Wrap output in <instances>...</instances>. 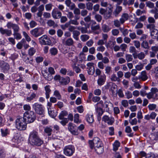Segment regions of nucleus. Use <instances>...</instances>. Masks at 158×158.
<instances>
[{"mask_svg":"<svg viewBox=\"0 0 158 158\" xmlns=\"http://www.w3.org/2000/svg\"><path fill=\"white\" fill-rule=\"evenodd\" d=\"M35 52V49L33 48H31L28 50V54L31 56H33Z\"/></svg>","mask_w":158,"mask_h":158,"instance_id":"nucleus-58","label":"nucleus"},{"mask_svg":"<svg viewBox=\"0 0 158 158\" xmlns=\"http://www.w3.org/2000/svg\"><path fill=\"white\" fill-rule=\"evenodd\" d=\"M72 68L74 71L77 73H79L81 72V69L79 67V65H72Z\"/></svg>","mask_w":158,"mask_h":158,"instance_id":"nucleus-26","label":"nucleus"},{"mask_svg":"<svg viewBox=\"0 0 158 158\" xmlns=\"http://www.w3.org/2000/svg\"><path fill=\"white\" fill-rule=\"evenodd\" d=\"M36 118V116L34 112L31 111H27L23 114V119L27 123L33 122Z\"/></svg>","mask_w":158,"mask_h":158,"instance_id":"nucleus-2","label":"nucleus"},{"mask_svg":"<svg viewBox=\"0 0 158 158\" xmlns=\"http://www.w3.org/2000/svg\"><path fill=\"white\" fill-rule=\"evenodd\" d=\"M25 42V39H22L21 41L19 42L16 45L17 48L19 49H21L23 47V44H24Z\"/></svg>","mask_w":158,"mask_h":158,"instance_id":"nucleus-35","label":"nucleus"},{"mask_svg":"<svg viewBox=\"0 0 158 158\" xmlns=\"http://www.w3.org/2000/svg\"><path fill=\"white\" fill-rule=\"evenodd\" d=\"M125 95L126 96V98L128 99L131 98L132 97V94L129 91H126L125 93Z\"/></svg>","mask_w":158,"mask_h":158,"instance_id":"nucleus-49","label":"nucleus"},{"mask_svg":"<svg viewBox=\"0 0 158 158\" xmlns=\"http://www.w3.org/2000/svg\"><path fill=\"white\" fill-rule=\"evenodd\" d=\"M70 82V79L68 78L66 80L64 78L61 77L60 80L59 82L62 85H66Z\"/></svg>","mask_w":158,"mask_h":158,"instance_id":"nucleus-25","label":"nucleus"},{"mask_svg":"<svg viewBox=\"0 0 158 158\" xmlns=\"http://www.w3.org/2000/svg\"><path fill=\"white\" fill-rule=\"evenodd\" d=\"M0 32L2 34H6L7 36H10L12 34L11 30L7 29H4L2 27L0 28Z\"/></svg>","mask_w":158,"mask_h":158,"instance_id":"nucleus-15","label":"nucleus"},{"mask_svg":"<svg viewBox=\"0 0 158 158\" xmlns=\"http://www.w3.org/2000/svg\"><path fill=\"white\" fill-rule=\"evenodd\" d=\"M150 91L151 92L149 93L150 99L157 98L158 95L156 93L158 92V89L156 87H152Z\"/></svg>","mask_w":158,"mask_h":158,"instance_id":"nucleus-11","label":"nucleus"},{"mask_svg":"<svg viewBox=\"0 0 158 158\" xmlns=\"http://www.w3.org/2000/svg\"><path fill=\"white\" fill-rule=\"evenodd\" d=\"M105 73L107 74L110 75L111 72V68L110 66H106L105 69Z\"/></svg>","mask_w":158,"mask_h":158,"instance_id":"nucleus-46","label":"nucleus"},{"mask_svg":"<svg viewBox=\"0 0 158 158\" xmlns=\"http://www.w3.org/2000/svg\"><path fill=\"white\" fill-rule=\"evenodd\" d=\"M33 107L37 114L40 115L44 114V109L42 105L36 103L33 105Z\"/></svg>","mask_w":158,"mask_h":158,"instance_id":"nucleus-6","label":"nucleus"},{"mask_svg":"<svg viewBox=\"0 0 158 158\" xmlns=\"http://www.w3.org/2000/svg\"><path fill=\"white\" fill-rule=\"evenodd\" d=\"M42 73L45 79L48 81H50L52 79L53 76L50 73H48L46 70H43Z\"/></svg>","mask_w":158,"mask_h":158,"instance_id":"nucleus-12","label":"nucleus"},{"mask_svg":"<svg viewBox=\"0 0 158 158\" xmlns=\"http://www.w3.org/2000/svg\"><path fill=\"white\" fill-rule=\"evenodd\" d=\"M96 110L97 113L98 114L99 116H101L103 112L102 108H100L97 107L96 108Z\"/></svg>","mask_w":158,"mask_h":158,"instance_id":"nucleus-61","label":"nucleus"},{"mask_svg":"<svg viewBox=\"0 0 158 158\" xmlns=\"http://www.w3.org/2000/svg\"><path fill=\"white\" fill-rule=\"evenodd\" d=\"M144 67V64L139 63L135 67V69L138 71H140L142 70Z\"/></svg>","mask_w":158,"mask_h":158,"instance_id":"nucleus-41","label":"nucleus"},{"mask_svg":"<svg viewBox=\"0 0 158 158\" xmlns=\"http://www.w3.org/2000/svg\"><path fill=\"white\" fill-rule=\"evenodd\" d=\"M129 17V15L128 14H123L121 18L120 19V21H121V23H124L125 21L127 20Z\"/></svg>","mask_w":158,"mask_h":158,"instance_id":"nucleus-27","label":"nucleus"},{"mask_svg":"<svg viewBox=\"0 0 158 158\" xmlns=\"http://www.w3.org/2000/svg\"><path fill=\"white\" fill-rule=\"evenodd\" d=\"M73 37L76 40H78L79 39L78 36L80 35V32L78 31L74 30L73 32Z\"/></svg>","mask_w":158,"mask_h":158,"instance_id":"nucleus-28","label":"nucleus"},{"mask_svg":"<svg viewBox=\"0 0 158 158\" xmlns=\"http://www.w3.org/2000/svg\"><path fill=\"white\" fill-rule=\"evenodd\" d=\"M89 36L85 34L81 35L80 36V39L83 42H85L89 39Z\"/></svg>","mask_w":158,"mask_h":158,"instance_id":"nucleus-36","label":"nucleus"},{"mask_svg":"<svg viewBox=\"0 0 158 158\" xmlns=\"http://www.w3.org/2000/svg\"><path fill=\"white\" fill-rule=\"evenodd\" d=\"M125 58L126 61L127 62H129L131 61L133 59L132 56L130 54H126L125 55Z\"/></svg>","mask_w":158,"mask_h":158,"instance_id":"nucleus-37","label":"nucleus"},{"mask_svg":"<svg viewBox=\"0 0 158 158\" xmlns=\"http://www.w3.org/2000/svg\"><path fill=\"white\" fill-rule=\"evenodd\" d=\"M139 79H141L142 81H144L147 80L148 77L145 71H143L141 72L140 75L139 77Z\"/></svg>","mask_w":158,"mask_h":158,"instance_id":"nucleus-23","label":"nucleus"},{"mask_svg":"<svg viewBox=\"0 0 158 158\" xmlns=\"http://www.w3.org/2000/svg\"><path fill=\"white\" fill-rule=\"evenodd\" d=\"M86 119L87 121L89 123H92L94 121L93 116L92 115L87 114Z\"/></svg>","mask_w":158,"mask_h":158,"instance_id":"nucleus-33","label":"nucleus"},{"mask_svg":"<svg viewBox=\"0 0 158 158\" xmlns=\"http://www.w3.org/2000/svg\"><path fill=\"white\" fill-rule=\"evenodd\" d=\"M18 31L14 32L13 35L15 38L16 40L20 39L22 38L21 34L18 32Z\"/></svg>","mask_w":158,"mask_h":158,"instance_id":"nucleus-43","label":"nucleus"},{"mask_svg":"<svg viewBox=\"0 0 158 158\" xmlns=\"http://www.w3.org/2000/svg\"><path fill=\"white\" fill-rule=\"evenodd\" d=\"M1 132L2 136H6L8 133L7 129H1Z\"/></svg>","mask_w":158,"mask_h":158,"instance_id":"nucleus-48","label":"nucleus"},{"mask_svg":"<svg viewBox=\"0 0 158 158\" xmlns=\"http://www.w3.org/2000/svg\"><path fill=\"white\" fill-rule=\"evenodd\" d=\"M50 88L51 86L49 85H46L44 87V89L45 91V94L46 95V97L47 99H48L49 98V95L51 92Z\"/></svg>","mask_w":158,"mask_h":158,"instance_id":"nucleus-19","label":"nucleus"},{"mask_svg":"<svg viewBox=\"0 0 158 158\" xmlns=\"http://www.w3.org/2000/svg\"><path fill=\"white\" fill-rule=\"evenodd\" d=\"M48 111L49 115L52 118H54L57 115V112L53 108H49Z\"/></svg>","mask_w":158,"mask_h":158,"instance_id":"nucleus-16","label":"nucleus"},{"mask_svg":"<svg viewBox=\"0 0 158 158\" xmlns=\"http://www.w3.org/2000/svg\"><path fill=\"white\" fill-rule=\"evenodd\" d=\"M65 3L66 6L69 7V9L71 10H73L75 9V4L71 2L70 0H66Z\"/></svg>","mask_w":158,"mask_h":158,"instance_id":"nucleus-18","label":"nucleus"},{"mask_svg":"<svg viewBox=\"0 0 158 158\" xmlns=\"http://www.w3.org/2000/svg\"><path fill=\"white\" fill-rule=\"evenodd\" d=\"M94 64L92 62L88 63L87 64V69L89 75H93L95 72V68L94 66Z\"/></svg>","mask_w":158,"mask_h":158,"instance_id":"nucleus-9","label":"nucleus"},{"mask_svg":"<svg viewBox=\"0 0 158 158\" xmlns=\"http://www.w3.org/2000/svg\"><path fill=\"white\" fill-rule=\"evenodd\" d=\"M68 115V113L65 111H63L61 112L59 116V118L60 119H62L64 118V117Z\"/></svg>","mask_w":158,"mask_h":158,"instance_id":"nucleus-38","label":"nucleus"},{"mask_svg":"<svg viewBox=\"0 0 158 158\" xmlns=\"http://www.w3.org/2000/svg\"><path fill=\"white\" fill-rule=\"evenodd\" d=\"M120 49H121V50L123 52L125 51L127 48V45L125 44H122L121 45H120Z\"/></svg>","mask_w":158,"mask_h":158,"instance_id":"nucleus-56","label":"nucleus"},{"mask_svg":"<svg viewBox=\"0 0 158 158\" xmlns=\"http://www.w3.org/2000/svg\"><path fill=\"white\" fill-rule=\"evenodd\" d=\"M44 132L47 134V135L50 136L51 135L52 131V127H46L44 128Z\"/></svg>","mask_w":158,"mask_h":158,"instance_id":"nucleus-22","label":"nucleus"},{"mask_svg":"<svg viewBox=\"0 0 158 158\" xmlns=\"http://www.w3.org/2000/svg\"><path fill=\"white\" fill-rule=\"evenodd\" d=\"M115 43V42H112L111 41H109L106 44V47L107 48H112L114 46Z\"/></svg>","mask_w":158,"mask_h":158,"instance_id":"nucleus-42","label":"nucleus"},{"mask_svg":"<svg viewBox=\"0 0 158 158\" xmlns=\"http://www.w3.org/2000/svg\"><path fill=\"white\" fill-rule=\"evenodd\" d=\"M75 125L71 123H69L68 125V129L72 134L75 135L78 134V132L77 129Z\"/></svg>","mask_w":158,"mask_h":158,"instance_id":"nucleus-8","label":"nucleus"},{"mask_svg":"<svg viewBox=\"0 0 158 158\" xmlns=\"http://www.w3.org/2000/svg\"><path fill=\"white\" fill-rule=\"evenodd\" d=\"M141 46L145 49H148L149 48L148 43L146 41H143L141 44Z\"/></svg>","mask_w":158,"mask_h":158,"instance_id":"nucleus-57","label":"nucleus"},{"mask_svg":"<svg viewBox=\"0 0 158 158\" xmlns=\"http://www.w3.org/2000/svg\"><path fill=\"white\" fill-rule=\"evenodd\" d=\"M106 77L102 76L99 77L97 83L98 85L99 86H101L103 85L106 81Z\"/></svg>","mask_w":158,"mask_h":158,"instance_id":"nucleus-21","label":"nucleus"},{"mask_svg":"<svg viewBox=\"0 0 158 158\" xmlns=\"http://www.w3.org/2000/svg\"><path fill=\"white\" fill-rule=\"evenodd\" d=\"M2 68L4 72L7 71L10 69V66L8 64L4 63L2 65Z\"/></svg>","mask_w":158,"mask_h":158,"instance_id":"nucleus-31","label":"nucleus"},{"mask_svg":"<svg viewBox=\"0 0 158 158\" xmlns=\"http://www.w3.org/2000/svg\"><path fill=\"white\" fill-rule=\"evenodd\" d=\"M100 13L104 15L105 18L107 19L111 15V12L110 10H100Z\"/></svg>","mask_w":158,"mask_h":158,"instance_id":"nucleus-17","label":"nucleus"},{"mask_svg":"<svg viewBox=\"0 0 158 158\" xmlns=\"http://www.w3.org/2000/svg\"><path fill=\"white\" fill-rule=\"evenodd\" d=\"M39 42L42 45H50L51 41L46 35H44L39 39Z\"/></svg>","mask_w":158,"mask_h":158,"instance_id":"nucleus-7","label":"nucleus"},{"mask_svg":"<svg viewBox=\"0 0 158 158\" xmlns=\"http://www.w3.org/2000/svg\"><path fill=\"white\" fill-rule=\"evenodd\" d=\"M100 27L99 25H96L95 26H92L91 27V29L93 31H95V33L96 34H98L99 33V32L98 31V30L100 29Z\"/></svg>","mask_w":158,"mask_h":158,"instance_id":"nucleus-29","label":"nucleus"},{"mask_svg":"<svg viewBox=\"0 0 158 158\" xmlns=\"http://www.w3.org/2000/svg\"><path fill=\"white\" fill-rule=\"evenodd\" d=\"M61 15V12L59 10H53L52 16L53 18L56 19L60 18Z\"/></svg>","mask_w":158,"mask_h":158,"instance_id":"nucleus-20","label":"nucleus"},{"mask_svg":"<svg viewBox=\"0 0 158 158\" xmlns=\"http://www.w3.org/2000/svg\"><path fill=\"white\" fill-rule=\"evenodd\" d=\"M146 6L149 7L150 8H153L154 6V3L151 2L150 1H148L146 2Z\"/></svg>","mask_w":158,"mask_h":158,"instance_id":"nucleus-60","label":"nucleus"},{"mask_svg":"<svg viewBox=\"0 0 158 158\" xmlns=\"http://www.w3.org/2000/svg\"><path fill=\"white\" fill-rule=\"evenodd\" d=\"M75 151L74 148L71 145L65 146L63 150L64 153L67 156H72Z\"/></svg>","mask_w":158,"mask_h":158,"instance_id":"nucleus-5","label":"nucleus"},{"mask_svg":"<svg viewBox=\"0 0 158 158\" xmlns=\"http://www.w3.org/2000/svg\"><path fill=\"white\" fill-rule=\"evenodd\" d=\"M40 28H35L31 31V33L35 37H38L43 34L42 32L40 31Z\"/></svg>","mask_w":158,"mask_h":158,"instance_id":"nucleus-13","label":"nucleus"},{"mask_svg":"<svg viewBox=\"0 0 158 158\" xmlns=\"http://www.w3.org/2000/svg\"><path fill=\"white\" fill-rule=\"evenodd\" d=\"M140 95L143 96L144 97L145 96H147V97L148 99H150V96L149 95V93H147L146 91L142 89L140 91Z\"/></svg>","mask_w":158,"mask_h":158,"instance_id":"nucleus-39","label":"nucleus"},{"mask_svg":"<svg viewBox=\"0 0 158 158\" xmlns=\"http://www.w3.org/2000/svg\"><path fill=\"white\" fill-rule=\"evenodd\" d=\"M158 33V30L155 28L151 31V36L155 37Z\"/></svg>","mask_w":158,"mask_h":158,"instance_id":"nucleus-47","label":"nucleus"},{"mask_svg":"<svg viewBox=\"0 0 158 158\" xmlns=\"http://www.w3.org/2000/svg\"><path fill=\"white\" fill-rule=\"evenodd\" d=\"M36 97V94L34 93H32L29 97H27L26 98L27 100L28 101H31Z\"/></svg>","mask_w":158,"mask_h":158,"instance_id":"nucleus-45","label":"nucleus"},{"mask_svg":"<svg viewBox=\"0 0 158 158\" xmlns=\"http://www.w3.org/2000/svg\"><path fill=\"white\" fill-rule=\"evenodd\" d=\"M110 79L112 81H120V79L118 78V77L115 74H113L112 75Z\"/></svg>","mask_w":158,"mask_h":158,"instance_id":"nucleus-40","label":"nucleus"},{"mask_svg":"<svg viewBox=\"0 0 158 158\" xmlns=\"http://www.w3.org/2000/svg\"><path fill=\"white\" fill-rule=\"evenodd\" d=\"M74 58L72 60V65H77L78 64L77 63L78 61V57L75 56H74Z\"/></svg>","mask_w":158,"mask_h":158,"instance_id":"nucleus-63","label":"nucleus"},{"mask_svg":"<svg viewBox=\"0 0 158 158\" xmlns=\"http://www.w3.org/2000/svg\"><path fill=\"white\" fill-rule=\"evenodd\" d=\"M146 27L151 31L155 28V26L154 24H149L147 25Z\"/></svg>","mask_w":158,"mask_h":158,"instance_id":"nucleus-51","label":"nucleus"},{"mask_svg":"<svg viewBox=\"0 0 158 158\" xmlns=\"http://www.w3.org/2000/svg\"><path fill=\"white\" fill-rule=\"evenodd\" d=\"M29 141L30 143L33 145L40 146L43 143V141L39 138L38 132L35 131L31 132Z\"/></svg>","mask_w":158,"mask_h":158,"instance_id":"nucleus-1","label":"nucleus"},{"mask_svg":"<svg viewBox=\"0 0 158 158\" xmlns=\"http://www.w3.org/2000/svg\"><path fill=\"white\" fill-rule=\"evenodd\" d=\"M22 118H18L16 120V128L20 130H24L26 128V122Z\"/></svg>","mask_w":158,"mask_h":158,"instance_id":"nucleus-3","label":"nucleus"},{"mask_svg":"<svg viewBox=\"0 0 158 158\" xmlns=\"http://www.w3.org/2000/svg\"><path fill=\"white\" fill-rule=\"evenodd\" d=\"M89 147L91 149H93L94 147L103 146L100 139L97 137H94L92 140H89Z\"/></svg>","mask_w":158,"mask_h":158,"instance_id":"nucleus-4","label":"nucleus"},{"mask_svg":"<svg viewBox=\"0 0 158 158\" xmlns=\"http://www.w3.org/2000/svg\"><path fill=\"white\" fill-rule=\"evenodd\" d=\"M105 49V47L103 45L99 46L97 48V50L98 51L103 52Z\"/></svg>","mask_w":158,"mask_h":158,"instance_id":"nucleus-59","label":"nucleus"},{"mask_svg":"<svg viewBox=\"0 0 158 158\" xmlns=\"http://www.w3.org/2000/svg\"><path fill=\"white\" fill-rule=\"evenodd\" d=\"M156 107V105L154 104H150L148 106L149 110H154Z\"/></svg>","mask_w":158,"mask_h":158,"instance_id":"nucleus-62","label":"nucleus"},{"mask_svg":"<svg viewBox=\"0 0 158 158\" xmlns=\"http://www.w3.org/2000/svg\"><path fill=\"white\" fill-rule=\"evenodd\" d=\"M54 95L58 99H60L61 98V96L59 91L57 90L54 91Z\"/></svg>","mask_w":158,"mask_h":158,"instance_id":"nucleus-52","label":"nucleus"},{"mask_svg":"<svg viewBox=\"0 0 158 158\" xmlns=\"http://www.w3.org/2000/svg\"><path fill=\"white\" fill-rule=\"evenodd\" d=\"M94 149L95 151L98 154H101L103 153L104 151L103 146L100 147H94Z\"/></svg>","mask_w":158,"mask_h":158,"instance_id":"nucleus-24","label":"nucleus"},{"mask_svg":"<svg viewBox=\"0 0 158 158\" xmlns=\"http://www.w3.org/2000/svg\"><path fill=\"white\" fill-rule=\"evenodd\" d=\"M23 34L24 37L25 38L26 41L27 42H30L31 41V38L28 35L27 33L25 31H23Z\"/></svg>","mask_w":158,"mask_h":158,"instance_id":"nucleus-50","label":"nucleus"},{"mask_svg":"<svg viewBox=\"0 0 158 158\" xmlns=\"http://www.w3.org/2000/svg\"><path fill=\"white\" fill-rule=\"evenodd\" d=\"M126 59L123 57L119 58L118 59V62L119 64H122L126 62Z\"/></svg>","mask_w":158,"mask_h":158,"instance_id":"nucleus-64","label":"nucleus"},{"mask_svg":"<svg viewBox=\"0 0 158 158\" xmlns=\"http://www.w3.org/2000/svg\"><path fill=\"white\" fill-rule=\"evenodd\" d=\"M48 25L49 27H56L57 26V24L53 20H49L47 22Z\"/></svg>","mask_w":158,"mask_h":158,"instance_id":"nucleus-34","label":"nucleus"},{"mask_svg":"<svg viewBox=\"0 0 158 158\" xmlns=\"http://www.w3.org/2000/svg\"><path fill=\"white\" fill-rule=\"evenodd\" d=\"M102 120L109 125H112L114 121V118L113 117H109L106 115L103 116L102 118Z\"/></svg>","mask_w":158,"mask_h":158,"instance_id":"nucleus-10","label":"nucleus"},{"mask_svg":"<svg viewBox=\"0 0 158 158\" xmlns=\"http://www.w3.org/2000/svg\"><path fill=\"white\" fill-rule=\"evenodd\" d=\"M121 21L118 20H116L114 21V25L116 27H119L121 24H123V23H121Z\"/></svg>","mask_w":158,"mask_h":158,"instance_id":"nucleus-54","label":"nucleus"},{"mask_svg":"<svg viewBox=\"0 0 158 158\" xmlns=\"http://www.w3.org/2000/svg\"><path fill=\"white\" fill-rule=\"evenodd\" d=\"M138 58L139 60H142L143 59L145 56V55L144 52H141L137 54Z\"/></svg>","mask_w":158,"mask_h":158,"instance_id":"nucleus-55","label":"nucleus"},{"mask_svg":"<svg viewBox=\"0 0 158 158\" xmlns=\"http://www.w3.org/2000/svg\"><path fill=\"white\" fill-rule=\"evenodd\" d=\"M79 116L78 114H76L74 116V121L75 123H80V122L79 120Z\"/></svg>","mask_w":158,"mask_h":158,"instance_id":"nucleus-53","label":"nucleus"},{"mask_svg":"<svg viewBox=\"0 0 158 158\" xmlns=\"http://www.w3.org/2000/svg\"><path fill=\"white\" fill-rule=\"evenodd\" d=\"M102 30L104 32H107L110 30L109 26L106 25L104 24L102 26Z\"/></svg>","mask_w":158,"mask_h":158,"instance_id":"nucleus-44","label":"nucleus"},{"mask_svg":"<svg viewBox=\"0 0 158 158\" xmlns=\"http://www.w3.org/2000/svg\"><path fill=\"white\" fill-rule=\"evenodd\" d=\"M120 143L118 141H116L113 144V150L114 151H117L120 146Z\"/></svg>","mask_w":158,"mask_h":158,"instance_id":"nucleus-30","label":"nucleus"},{"mask_svg":"<svg viewBox=\"0 0 158 158\" xmlns=\"http://www.w3.org/2000/svg\"><path fill=\"white\" fill-rule=\"evenodd\" d=\"M62 43L65 46H71L73 45L74 44L73 40L71 38H69L66 40L63 39L62 40Z\"/></svg>","mask_w":158,"mask_h":158,"instance_id":"nucleus-14","label":"nucleus"},{"mask_svg":"<svg viewBox=\"0 0 158 158\" xmlns=\"http://www.w3.org/2000/svg\"><path fill=\"white\" fill-rule=\"evenodd\" d=\"M49 52L51 55L55 56L57 54L58 50L56 48H52L50 49Z\"/></svg>","mask_w":158,"mask_h":158,"instance_id":"nucleus-32","label":"nucleus"}]
</instances>
